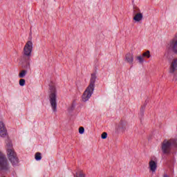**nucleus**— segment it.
I'll use <instances>...</instances> for the list:
<instances>
[{"mask_svg":"<svg viewBox=\"0 0 177 177\" xmlns=\"http://www.w3.org/2000/svg\"><path fill=\"white\" fill-rule=\"evenodd\" d=\"M32 53V41H28L24 47V56L31 57Z\"/></svg>","mask_w":177,"mask_h":177,"instance_id":"obj_6","label":"nucleus"},{"mask_svg":"<svg viewBox=\"0 0 177 177\" xmlns=\"http://www.w3.org/2000/svg\"><path fill=\"white\" fill-rule=\"evenodd\" d=\"M124 62L129 64H133V53H127L124 56Z\"/></svg>","mask_w":177,"mask_h":177,"instance_id":"obj_9","label":"nucleus"},{"mask_svg":"<svg viewBox=\"0 0 177 177\" xmlns=\"http://www.w3.org/2000/svg\"><path fill=\"white\" fill-rule=\"evenodd\" d=\"M35 158L36 161H41V160H42V156H41V153L39 152L36 153L35 155Z\"/></svg>","mask_w":177,"mask_h":177,"instance_id":"obj_16","label":"nucleus"},{"mask_svg":"<svg viewBox=\"0 0 177 177\" xmlns=\"http://www.w3.org/2000/svg\"><path fill=\"white\" fill-rule=\"evenodd\" d=\"M172 146L177 148V139L165 140L161 145L162 153L169 156L172 153Z\"/></svg>","mask_w":177,"mask_h":177,"instance_id":"obj_3","label":"nucleus"},{"mask_svg":"<svg viewBox=\"0 0 177 177\" xmlns=\"http://www.w3.org/2000/svg\"><path fill=\"white\" fill-rule=\"evenodd\" d=\"M75 177H86L85 173L82 171H79L76 173Z\"/></svg>","mask_w":177,"mask_h":177,"instance_id":"obj_17","label":"nucleus"},{"mask_svg":"<svg viewBox=\"0 0 177 177\" xmlns=\"http://www.w3.org/2000/svg\"><path fill=\"white\" fill-rule=\"evenodd\" d=\"M27 75V71L23 70L19 73V78H24Z\"/></svg>","mask_w":177,"mask_h":177,"instance_id":"obj_14","label":"nucleus"},{"mask_svg":"<svg viewBox=\"0 0 177 177\" xmlns=\"http://www.w3.org/2000/svg\"><path fill=\"white\" fill-rule=\"evenodd\" d=\"M142 57H146V59H150V57H151V55H150V51L147 50L146 52L143 53Z\"/></svg>","mask_w":177,"mask_h":177,"instance_id":"obj_15","label":"nucleus"},{"mask_svg":"<svg viewBox=\"0 0 177 177\" xmlns=\"http://www.w3.org/2000/svg\"><path fill=\"white\" fill-rule=\"evenodd\" d=\"M149 169L154 174L157 171V159L151 158L149 162Z\"/></svg>","mask_w":177,"mask_h":177,"instance_id":"obj_8","label":"nucleus"},{"mask_svg":"<svg viewBox=\"0 0 177 177\" xmlns=\"http://www.w3.org/2000/svg\"><path fill=\"white\" fill-rule=\"evenodd\" d=\"M169 72L176 74L177 73V59H173L170 65Z\"/></svg>","mask_w":177,"mask_h":177,"instance_id":"obj_10","label":"nucleus"},{"mask_svg":"<svg viewBox=\"0 0 177 177\" xmlns=\"http://www.w3.org/2000/svg\"><path fill=\"white\" fill-rule=\"evenodd\" d=\"M84 132H85V129L84 127H80L79 128V133H80V135H82V133H84Z\"/></svg>","mask_w":177,"mask_h":177,"instance_id":"obj_19","label":"nucleus"},{"mask_svg":"<svg viewBox=\"0 0 177 177\" xmlns=\"http://www.w3.org/2000/svg\"><path fill=\"white\" fill-rule=\"evenodd\" d=\"M174 78H177V73L174 74Z\"/></svg>","mask_w":177,"mask_h":177,"instance_id":"obj_23","label":"nucleus"},{"mask_svg":"<svg viewBox=\"0 0 177 177\" xmlns=\"http://www.w3.org/2000/svg\"><path fill=\"white\" fill-rule=\"evenodd\" d=\"M19 85L20 86H24V85H26V80L24 79L19 80Z\"/></svg>","mask_w":177,"mask_h":177,"instance_id":"obj_18","label":"nucleus"},{"mask_svg":"<svg viewBox=\"0 0 177 177\" xmlns=\"http://www.w3.org/2000/svg\"><path fill=\"white\" fill-rule=\"evenodd\" d=\"M136 60H138L140 64H143L145 63V57L142 55H138L136 57Z\"/></svg>","mask_w":177,"mask_h":177,"instance_id":"obj_13","label":"nucleus"},{"mask_svg":"<svg viewBox=\"0 0 177 177\" xmlns=\"http://www.w3.org/2000/svg\"><path fill=\"white\" fill-rule=\"evenodd\" d=\"M96 78L97 77L96 76L95 73L91 74V77L90 79V84L84 91L82 96V102H88L89 99L92 97V95H93V91H95V84L96 82Z\"/></svg>","mask_w":177,"mask_h":177,"instance_id":"obj_2","label":"nucleus"},{"mask_svg":"<svg viewBox=\"0 0 177 177\" xmlns=\"http://www.w3.org/2000/svg\"><path fill=\"white\" fill-rule=\"evenodd\" d=\"M133 20L139 23V21H142L143 20V14L141 12L136 13L134 17H133Z\"/></svg>","mask_w":177,"mask_h":177,"instance_id":"obj_11","label":"nucleus"},{"mask_svg":"<svg viewBox=\"0 0 177 177\" xmlns=\"http://www.w3.org/2000/svg\"><path fill=\"white\" fill-rule=\"evenodd\" d=\"M10 169V166H9V163H8V159H6V156L0 152V171H4L6 172Z\"/></svg>","mask_w":177,"mask_h":177,"instance_id":"obj_5","label":"nucleus"},{"mask_svg":"<svg viewBox=\"0 0 177 177\" xmlns=\"http://www.w3.org/2000/svg\"><path fill=\"white\" fill-rule=\"evenodd\" d=\"M163 177H169V176H168V174H165L163 175Z\"/></svg>","mask_w":177,"mask_h":177,"instance_id":"obj_22","label":"nucleus"},{"mask_svg":"<svg viewBox=\"0 0 177 177\" xmlns=\"http://www.w3.org/2000/svg\"><path fill=\"white\" fill-rule=\"evenodd\" d=\"M169 48L177 55V33L175 35L173 39L170 41Z\"/></svg>","mask_w":177,"mask_h":177,"instance_id":"obj_7","label":"nucleus"},{"mask_svg":"<svg viewBox=\"0 0 177 177\" xmlns=\"http://www.w3.org/2000/svg\"><path fill=\"white\" fill-rule=\"evenodd\" d=\"M26 68H30V63L28 64V65L26 66Z\"/></svg>","mask_w":177,"mask_h":177,"instance_id":"obj_21","label":"nucleus"},{"mask_svg":"<svg viewBox=\"0 0 177 177\" xmlns=\"http://www.w3.org/2000/svg\"><path fill=\"white\" fill-rule=\"evenodd\" d=\"M0 138H6V145L7 149V156L12 165L13 167L19 165V158H17L16 152H15V149H13V144L12 143L10 138L8 137V129H6L5 123H3V121H0Z\"/></svg>","mask_w":177,"mask_h":177,"instance_id":"obj_1","label":"nucleus"},{"mask_svg":"<svg viewBox=\"0 0 177 177\" xmlns=\"http://www.w3.org/2000/svg\"><path fill=\"white\" fill-rule=\"evenodd\" d=\"M57 90L54 86H50L49 102L53 113L57 111Z\"/></svg>","mask_w":177,"mask_h":177,"instance_id":"obj_4","label":"nucleus"},{"mask_svg":"<svg viewBox=\"0 0 177 177\" xmlns=\"http://www.w3.org/2000/svg\"><path fill=\"white\" fill-rule=\"evenodd\" d=\"M101 138L102 139H107V133L106 132L102 133V134L101 135Z\"/></svg>","mask_w":177,"mask_h":177,"instance_id":"obj_20","label":"nucleus"},{"mask_svg":"<svg viewBox=\"0 0 177 177\" xmlns=\"http://www.w3.org/2000/svg\"><path fill=\"white\" fill-rule=\"evenodd\" d=\"M115 129L116 131H118V132H124V131H125L127 128L123 123H120V124L116 126Z\"/></svg>","mask_w":177,"mask_h":177,"instance_id":"obj_12","label":"nucleus"}]
</instances>
